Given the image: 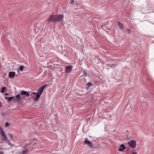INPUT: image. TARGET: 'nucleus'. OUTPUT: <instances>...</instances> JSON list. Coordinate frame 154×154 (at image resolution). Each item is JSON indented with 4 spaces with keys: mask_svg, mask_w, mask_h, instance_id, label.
Listing matches in <instances>:
<instances>
[{
    "mask_svg": "<svg viewBox=\"0 0 154 154\" xmlns=\"http://www.w3.org/2000/svg\"><path fill=\"white\" fill-rule=\"evenodd\" d=\"M23 98L21 96H20V94H18L16 95L15 97H10L8 98V101H11L13 100L17 103L21 102Z\"/></svg>",
    "mask_w": 154,
    "mask_h": 154,
    "instance_id": "f257e3e1",
    "label": "nucleus"
},
{
    "mask_svg": "<svg viewBox=\"0 0 154 154\" xmlns=\"http://www.w3.org/2000/svg\"><path fill=\"white\" fill-rule=\"evenodd\" d=\"M0 134L2 137V140L4 141H6L7 137L5 133L4 132L3 129L0 126Z\"/></svg>",
    "mask_w": 154,
    "mask_h": 154,
    "instance_id": "f03ea898",
    "label": "nucleus"
},
{
    "mask_svg": "<svg viewBox=\"0 0 154 154\" xmlns=\"http://www.w3.org/2000/svg\"><path fill=\"white\" fill-rule=\"evenodd\" d=\"M56 15H51L49 18H48L47 21L48 22H57V18L56 19Z\"/></svg>",
    "mask_w": 154,
    "mask_h": 154,
    "instance_id": "7ed1b4c3",
    "label": "nucleus"
},
{
    "mask_svg": "<svg viewBox=\"0 0 154 154\" xmlns=\"http://www.w3.org/2000/svg\"><path fill=\"white\" fill-rule=\"evenodd\" d=\"M128 144L131 148H134L136 146V143L135 140H132L128 141Z\"/></svg>",
    "mask_w": 154,
    "mask_h": 154,
    "instance_id": "20e7f679",
    "label": "nucleus"
},
{
    "mask_svg": "<svg viewBox=\"0 0 154 154\" xmlns=\"http://www.w3.org/2000/svg\"><path fill=\"white\" fill-rule=\"evenodd\" d=\"M20 94V96L22 97L23 98V99L22 100L24 99V98L22 96H25L27 97L28 96H29V92L28 91H25L23 90H22L21 91V93Z\"/></svg>",
    "mask_w": 154,
    "mask_h": 154,
    "instance_id": "39448f33",
    "label": "nucleus"
},
{
    "mask_svg": "<svg viewBox=\"0 0 154 154\" xmlns=\"http://www.w3.org/2000/svg\"><path fill=\"white\" fill-rule=\"evenodd\" d=\"M72 66L69 65L66 66L65 68V72L66 73H70L71 72L72 68Z\"/></svg>",
    "mask_w": 154,
    "mask_h": 154,
    "instance_id": "423d86ee",
    "label": "nucleus"
},
{
    "mask_svg": "<svg viewBox=\"0 0 154 154\" xmlns=\"http://www.w3.org/2000/svg\"><path fill=\"white\" fill-rule=\"evenodd\" d=\"M84 143L85 144L87 145L90 147H92V143L87 139H85Z\"/></svg>",
    "mask_w": 154,
    "mask_h": 154,
    "instance_id": "0eeeda50",
    "label": "nucleus"
},
{
    "mask_svg": "<svg viewBox=\"0 0 154 154\" xmlns=\"http://www.w3.org/2000/svg\"><path fill=\"white\" fill-rule=\"evenodd\" d=\"M56 15V19L57 18V21H60L62 20L64 17V16L63 15Z\"/></svg>",
    "mask_w": 154,
    "mask_h": 154,
    "instance_id": "6e6552de",
    "label": "nucleus"
},
{
    "mask_svg": "<svg viewBox=\"0 0 154 154\" xmlns=\"http://www.w3.org/2000/svg\"><path fill=\"white\" fill-rule=\"evenodd\" d=\"M125 149V146L123 144H121L119 147L118 150L119 151H122Z\"/></svg>",
    "mask_w": 154,
    "mask_h": 154,
    "instance_id": "1a4fd4ad",
    "label": "nucleus"
},
{
    "mask_svg": "<svg viewBox=\"0 0 154 154\" xmlns=\"http://www.w3.org/2000/svg\"><path fill=\"white\" fill-rule=\"evenodd\" d=\"M47 85H43L42 87L39 88V90H38L37 92L40 94H42L44 90V89L46 86Z\"/></svg>",
    "mask_w": 154,
    "mask_h": 154,
    "instance_id": "9d476101",
    "label": "nucleus"
},
{
    "mask_svg": "<svg viewBox=\"0 0 154 154\" xmlns=\"http://www.w3.org/2000/svg\"><path fill=\"white\" fill-rule=\"evenodd\" d=\"M15 75V72H10L8 73V76L10 77H13Z\"/></svg>",
    "mask_w": 154,
    "mask_h": 154,
    "instance_id": "9b49d317",
    "label": "nucleus"
},
{
    "mask_svg": "<svg viewBox=\"0 0 154 154\" xmlns=\"http://www.w3.org/2000/svg\"><path fill=\"white\" fill-rule=\"evenodd\" d=\"M41 94H40L38 92L37 94L36 95V97H35V99L36 100H38V99L39 98Z\"/></svg>",
    "mask_w": 154,
    "mask_h": 154,
    "instance_id": "f8f14e48",
    "label": "nucleus"
},
{
    "mask_svg": "<svg viewBox=\"0 0 154 154\" xmlns=\"http://www.w3.org/2000/svg\"><path fill=\"white\" fill-rule=\"evenodd\" d=\"M117 26L119 27L120 29H122L123 28V25L120 23H118Z\"/></svg>",
    "mask_w": 154,
    "mask_h": 154,
    "instance_id": "ddd939ff",
    "label": "nucleus"
},
{
    "mask_svg": "<svg viewBox=\"0 0 154 154\" xmlns=\"http://www.w3.org/2000/svg\"><path fill=\"white\" fill-rule=\"evenodd\" d=\"M92 85V84L91 82H88L86 85V87L87 89H88Z\"/></svg>",
    "mask_w": 154,
    "mask_h": 154,
    "instance_id": "4468645a",
    "label": "nucleus"
},
{
    "mask_svg": "<svg viewBox=\"0 0 154 154\" xmlns=\"http://www.w3.org/2000/svg\"><path fill=\"white\" fill-rule=\"evenodd\" d=\"M70 4L72 5H76L77 4V2H74V0H72L70 2Z\"/></svg>",
    "mask_w": 154,
    "mask_h": 154,
    "instance_id": "2eb2a0df",
    "label": "nucleus"
},
{
    "mask_svg": "<svg viewBox=\"0 0 154 154\" xmlns=\"http://www.w3.org/2000/svg\"><path fill=\"white\" fill-rule=\"evenodd\" d=\"M28 149H27L23 150L22 151V153L23 154H26L28 152Z\"/></svg>",
    "mask_w": 154,
    "mask_h": 154,
    "instance_id": "dca6fc26",
    "label": "nucleus"
},
{
    "mask_svg": "<svg viewBox=\"0 0 154 154\" xmlns=\"http://www.w3.org/2000/svg\"><path fill=\"white\" fill-rule=\"evenodd\" d=\"M5 87H3L2 88V90L1 91V92L2 93H4L5 92Z\"/></svg>",
    "mask_w": 154,
    "mask_h": 154,
    "instance_id": "f3484780",
    "label": "nucleus"
},
{
    "mask_svg": "<svg viewBox=\"0 0 154 154\" xmlns=\"http://www.w3.org/2000/svg\"><path fill=\"white\" fill-rule=\"evenodd\" d=\"M23 69V66H21L19 67V68L18 69V70L20 71H22Z\"/></svg>",
    "mask_w": 154,
    "mask_h": 154,
    "instance_id": "a211bd4d",
    "label": "nucleus"
},
{
    "mask_svg": "<svg viewBox=\"0 0 154 154\" xmlns=\"http://www.w3.org/2000/svg\"><path fill=\"white\" fill-rule=\"evenodd\" d=\"M109 65L110 67H113V68L116 65V64H112L111 65H110V64H109Z\"/></svg>",
    "mask_w": 154,
    "mask_h": 154,
    "instance_id": "6ab92c4d",
    "label": "nucleus"
},
{
    "mask_svg": "<svg viewBox=\"0 0 154 154\" xmlns=\"http://www.w3.org/2000/svg\"><path fill=\"white\" fill-rule=\"evenodd\" d=\"M9 125V123L8 122H6L5 123V127H7Z\"/></svg>",
    "mask_w": 154,
    "mask_h": 154,
    "instance_id": "aec40b11",
    "label": "nucleus"
},
{
    "mask_svg": "<svg viewBox=\"0 0 154 154\" xmlns=\"http://www.w3.org/2000/svg\"><path fill=\"white\" fill-rule=\"evenodd\" d=\"M126 32L128 34H130V30L129 29H128L126 30Z\"/></svg>",
    "mask_w": 154,
    "mask_h": 154,
    "instance_id": "412c9836",
    "label": "nucleus"
},
{
    "mask_svg": "<svg viewBox=\"0 0 154 154\" xmlns=\"http://www.w3.org/2000/svg\"><path fill=\"white\" fill-rule=\"evenodd\" d=\"M84 75H85V77L87 75V73L85 71H84Z\"/></svg>",
    "mask_w": 154,
    "mask_h": 154,
    "instance_id": "4be33fe9",
    "label": "nucleus"
},
{
    "mask_svg": "<svg viewBox=\"0 0 154 154\" xmlns=\"http://www.w3.org/2000/svg\"><path fill=\"white\" fill-rule=\"evenodd\" d=\"M132 154H137V153L135 152L134 151L132 152Z\"/></svg>",
    "mask_w": 154,
    "mask_h": 154,
    "instance_id": "5701e85b",
    "label": "nucleus"
},
{
    "mask_svg": "<svg viewBox=\"0 0 154 154\" xmlns=\"http://www.w3.org/2000/svg\"><path fill=\"white\" fill-rule=\"evenodd\" d=\"M0 154H3V152H0Z\"/></svg>",
    "mask_w": 154,
    "mask_h": 154,
    "instance_id": "b1692460",
    "label": "nucleus"
},
{
    "mask_svg": "<svg viewBox=\"0 0 154 154\" xmlns=\"http://www.w3.org/2000/svg\"><path fill=\"white\" fill-rule=\"evenodd\" d=\"M33 94L34 95H35V94H36V92H33Z\"/></svg>",
    "mask_w": 154,
    "mask_h": 154,
    "instance_id": "393cba45",
    "label": "nucleus"
},
{
    "mask_svg": "<svg viewBox=\"0 0 154 154\" xmlns=\"http://www.w3.org/2000/svg\"><path fill=\"white\" fill-rule=\"evenodd\" d=\"M12 137V136L11 135H10V137L11 138Z\"/></svg>",
    "mask_w": 154,
    "mask_h": 154,
    "instance_id": "a878e982",
    "label": "nucleus"
},
{
    "mask_svg": "<svg viewBox=\"0 0 154 154\" xmlns=\"http://www.w3.org/2000/svg\"><path fill=\"white\" fill-rule=\"evenodd\" d=\"M36 143H33V145H34Z\"/></svg>",
    "mask_w": 154,
    "mask_h": 154,
    "instance_id": "bb28decb",
    "label": "nucleus"
},
{
    "mask_svg": "<svg viewBox=\"0 0 154 154\" xmlns=\"http://www.w3.org/2000/svg\"><path fill=\"white\" fill-rule=\"evenodd\" d=\"M6 99H7V97H6Z\"/></svg>",
    "mask_w": 154,
    "mask_h": 154,
    "instance_id": "cd10ccee",
    "label": "nucleus"
},
{
    "mask_svg": "<svg viewBox=\"0 0 154 154\" xmlns=\"http://www.w3.org/2000/svg\"><path fill=\"white\" fill-rule=\"evenodd\" d=\"M1 106V105H0V107Z\"/></svg>",
    "mask_w": 154,
    "mask_h": 154,
    "instance_id": "c85d7f7f",
    "label": "nucleus"
}]
</instances>
